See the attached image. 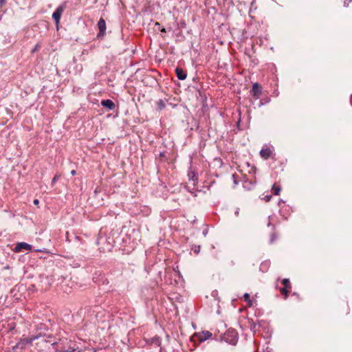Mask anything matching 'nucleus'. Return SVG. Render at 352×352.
<instances>
[{
  "label": "nucleus",
  "mask_w": 352,
  "mask_h": 352,
  "mask_svg": "<svg viewBox=\"0 0 352 352\" xmlns=\"http://www.w3.org/2000/svg\"><path fill=\"white\" fill-rule=\"evenodd\" d=\"M38 338H36L38 341L36 343V345L39 348L41 351L48 350L52 352V351H55L57 352H68V350L64 349L60 347V343L57 342L53 340V338L50 336H37Z\"/></svg>",
  "instance_id": "1"
},
{
  "label": "nucleus",
  "mask_w": 352,
  "mask_h": 352,
  "mask_svg": "<svg viewBox=\"0 0 352 352\" xmlns=\"http://www.w3.org/2000/svg\"><path fill=\"white\" fill-rule=\"evenodd\" d=\"M215 339L235 345L238 340L237 333L235 330L230 329L224 334L219 336V337L216 336Z\"/></svg>",
  "instance_id": "2"
},
{
  "label": "nucleus",
  "mask_w": 352,
  "mask_h": 352,
  "mask_svg": "<svg viewBox=\"0 0 352 352\" xmlns=\"http://www.w3.org/2000/svg\"><path fill=\"white\" fill-rule=\"evenodd\" d=\"M251 92H252V94L253 97L256 100H257V99H258L260 98V96L261 95L262 88L258 85V83L255 82L252 85V88Z\"/></svg>",
  "instance_id": "3"
},
{
  "label": "nucleus",
  "mask_w": 352,
  "mask_h": 352,
  "mask_svg": "<svg viewBox=\"0 0 352 352\" xmlns=\"http://www.w3.org/2000/svg\"><path fill=\"white\" fill-rule=\"evenodd\" d=\"M32 248V245L25 243V242H20L18 243L16 246L14 247V252H20L23 250H30Z\"/></svg>",
  "instance_id": "4"
},
{
  "label": "nucleus",
  "mask_w": 352,
  "mask_h": 352,
  "mask_svg": "<svg viewBox=\"0 0 352 352\" xmlns=\"http://www.w3.org/2000/svg\"><path fill=\"white\" fill-rule=\"evenodd\" d=\"M36 338H38L37 336H33L30 338L21 339L19 342V345H21V349H24L27 344H31Z\"/></svg>",
  "instance_id": "5"
},
{
  "label": "nucleus",
  "mask_w": 352,
  "mask_h": 352,
  "mask_svg": "<svg viewBox=\"0 0 352 352\" xmlns=\"http://www.w3.org/2000/svg\"><path fill=\"white\" fill-rule=\"evenodd\" d=\"M98 28L99 29V34L98 36H104L106 31V22L102 18H100L98 21Z\"/></svg>",
  "instance_id": "6"
},
{
  "label": "nucleus",
  "mask_w": 352,
  "mask_h": 352,
  "mask_svg": "<svg viewBox=\"0 0 352 352\" xmlns=\"http://www.w3.org/2000/svg\"><path fill=\"white\" fill-rule=\"evenodd\" d=\"M63 10L64 9L62 6H59L54 12V13L52 14V18L56 21V23H59L62 13L63 12Z\"/></svg>",
  "instance_id": "7"
},
{
  "label": "nucleus",
  "mask_w": 352,
  "mask_h": 352,
  "mask_svg": "<svg viewBox=\"0 0 352 352\" xmlns=\"http://www.w3.org/2000/svg\"><path fill=\"white\" fill-rule=\"evenodd\" d=\"M101 104L102 107L107 108L109 110H113L116 107L114 102L109 99L102 100L101 101Z\"/></svg>",
  "instance_id": "8"
},
{
  "label": "nucleus",
  "mask_w": 352,
  "mask_h": 352,
  "mask_svg": "<svg viewBox=\"0 0 352 352\" xmlns=\"http://www.w3.org/2000/svg\"><path fill=\"white\" fill-rule=\"evenodd\" d=\"M188 176L189 179L192 181L193 184L195 185V182L198 180L197 173L194 170L190 168L188 170Z\"/></svg>",
  "instance_id": "9"
},
{
  "label": "nucleus",
  "mask_w": 352,
  "mask_h": 352,
  "mask_svg": "<svg viewBox=\"0 0 352 352\" xmlns=\"http://www.w3.org/2000/svg\"><path fill=\"white\" fill-rule=\"evenodd\" d=\"M212 336V333L208 331H202L201 334L199 336V339L200 342H204L209 339Z\"/></svg>",
  "instance_id": "10"
},
{
  "label": "nucleus",
  "mask_w": 352,
  "mask_h": 352,
  "mask_svg": "<svg viewBox=\"0 0 352 352\" xmlns=\"http://www.w3.org/2000/svg\"><path fill=\"white\" fill-rule=\"evenodd\" d=\"M271 150L268 148H263L260 151L261 156L265 160L268 159L271 155Z\"/></svg>",
  "instance_id": "11"
},
{
  "label": "nucleus",
  "mask_w": 352,
  "mask_h": 352,
  "mask_svg": "<svg viewBox=\"0 0 352 352\" xmlns=\"http://www.w3.org/2000/svg\"><path fill=\"white\" fill-rule=\"evenodd\" d=\"M175 72L178 79L183 80L186 78V74L181 68L177 67Z\"/></svg>",
  "instance_id": "12"
},
{
  "label": "nucleus",
  "mask_w": 352,
  "mask_h": 352,
  "mask_svg": "<svg viewBox=\"0 0 352 352\" xmlns=\"http://www.w3.org/2000/svg\"><path fill=\"white\" fill-rule=\"evenodd\" d=\"M166 107V102L163 100H159L157 102V110H162Z\"/></svg>",
  "instance_id": "13"
},
{
  "label": "nucleus",
  "mask_w": 352,
  "mask_h": 352,
  "mask_svg": "<svg viewBox=\"0 0 352 352\" xmlns=\"http://www.w3.org/2000/svg\"><path fill=\"white\" fill-rule=\"evenodd\" d=\"M272 190L274 192V194L275 195H279L280 190H281V188L280 186H277L275 184L272 186Z\"/></svg>",
  "instance_id": "14"
},
{
  "label": "nucleus",
  "mask_w": 352,
  "mask_h": 352,
  "mask_svg": "<svg viewBox=\"0 0 352 352\" xmlns=\"http://www.w3.org/2000/svg\"><path fill=\"white\" fill-rule=\"evenodd\" d=\"M243 298H244V300L248 302V305L250 307L252 306V301L250 299V294L248 293H245L244 295H243Z\"/></svg>",
  "instance_id": "15"
},
{
  "label": "nucleus",
  "mask_w": 352,
  "mask_h": 352,
  "mask_svg": "<svg viewBox=\"0 0 352 352\" xmlns=\"http://www.w3.org/2000/svg\"><path fill=\"white\" fill-rule=\"evenodd\" d=\"M282 283H283V285H285V287H291L290 283H289V279H288V278H284L282 280Z\"/></svg>",
  "instance_id": "16"
},
{
  "label": "nucleus",
  "mask_w": 352,
  "mask_h": 352,
  "mask_svg": "<svg viewBox=\"0 0 352 352\" xmlns=\"http://www.w3.org/2000/svg\"><path fill=\"white\" fill-rule=\"evenodd\" d=\"M280 292L285 295V298H287L288 296V290L287 289V287L282 288L280 289Z\"/></svg>",
  "instance_id": "17"
},
{
  "label": "nucleus",
  "mask_w": 352,
  "mask_h": 352,
  "mask_svg": "<svg viewBox=\"0 0 352 352\" xmlns=\"http://www.w3.org/2000/svg\"><path fill=\"white\" fill-rule=\"evenodd\" d=\"M277 238V235L275 232L272 233L270 236V243H273Z\"/></svg>",
  "instance_id": "18"
},
{
  "label": "nucleus",
  "mask_w": 352,
  "mask_h": 352,
  "mask_svg": "<svg viewBox=\"0 0 352 352\" xmlns=\"http://www.w3.org/2000/svg\"><path fill=\"white\" fill-rule=\"evenodd\" d=\"M40 48V44L37 43L35 47L32 49V52L34 53L36 52L38 49Z\"/></svg>",
  "instance_id": "19"
},
{
  "label": "nucleus",
  "mask_w": 352,
  "mask_h": 352,
  "mask_svg": "<svg viewBox=\"0 0 352 352\" xmlns=\"http://www.w3.org/2000/svg\"><path fill=\"white\" fill-rule=\"evenodd\" d=\"M59 175H55L54 177L53 178L52 181V184H55L56 182V181L59 179Z\"/></svg>",
  "instance_id": "20"
},
{
  "label": "nucleus",
  "mask_w": 352,
  "mask_h": 352,
  "mask_svg": "<svg viewBox=\"0 0 352 352\" xmlns=\"http://www.w3.org/2000/svg\"><path fill=\"white\" fill-rule=\"evenodd\" d=\"M21 349V345H19V342L12 347V350L15 351L16 349Z\"/></svg>",
  "instance_id": "21"
},
{
  "label": "nucleus",
  "mask_w": 352,
  "mask_h": 352,
  "mask_svg": "<svg viewBox=\"0 0 352 352\" xmlns=\"http://www.w3.org/2000/svg\"><path fill=\"white\" fill-rule=\"evenodd\" d=\"M271 198L272 195H266L264 199L266 201H269L271 199Z\"/></svg>",
  "instance_id": "22"
},
{
  "label": "nucleus",
  "mask_w": 352,
  "mask_h": 352,
  "mask_svg": "<svg viewBox=\"0 0 352 352\" xmlns=\"http://www.w3.org/2000/svg\"><path fill=\"white\" fill-rule=\"evenodd\" d=\"M38 203H39V201L38 199H34V205H37V204H38Z\"/></svg>",
  "instance_id": "23"
},
{
  "label": "nucleus",
  "mask_w": 352,
  "mask_h": 352,
  "mask_svg": "<svg viewBox=\"0 0 352 352\" xmlns=\"http://www.w3.org/2000/svg\"><path fill=\"white\" fill-rule=\"evenodd\" d=\"M160 31H161L162 32H164V33L166 32V29H165L164 28H162V29L160 30Z\"/></svg>",
  "instance_id": "24"
},
{
  "label": "nucleus",
  "mask_w": 352,
  "mask_h": 352,
  "mask_svg": "<svg viewBox=\"0 0 352 352\" xmlns=\"http://www.w3.org/2000/svg\"><path fill=\"white\" fill-rule=\"evenodd\" d=\"M72 175H74L76 174V170H73L71 172Z\"/></svg>",
  "instance_id": "25"
},
{
  "label": "nucleus",
  "mask_w": 352,
  "mask_h": 352,
  "mask_svg": "<svg viewBox=\"0 0 352 352\" xmlns=\"http://www.w3.org/2000/svg\"><path fill=\"white\" fill-rule=\"evenodd\" d=\"M235 214L237 216L239 214V208L235 211Z\"/></svg>",
  "instance_id": "26"
},
{
  "label": "nucleus",
  "mask_w": 352,
  "mask_h": 352,
  "mask_svg": "<svg viewBox=\"0 0 352 352\" xmlns=\"http://www.w3.org/2000/svg\"><path fill=\"white\" fill-rule=\"evenodd\" d=\"M207 232H207V230H204V231L203 232V234H204V236H206V235L207 234Z\"/></svg>",
  "instance_id": "27"
},
{
  "label": "nucleus",
  "mask_w": 352,
  "mask_h": 352,
  "mask_svg": "<svg viewBox=\"0 0 352 352\" xmlns=\"http://www.w3.org/2000/svg\"><path fill=\"white\" fill-rule=\"evenodd\" d=\"M160 24L158 22H156L155 23V26H160Z\"/></svg>",
  "instance_id": "28"
},
{
  "label": "nucleus",
  "mask_w": 352,
  "mask_h": 352,
  "mask_svg": "<svg viewBox=\"0 0 352 352\" xmlns=\"http://www.w3.org/2000/svg\"><path fill=\"white\" fill-rule=\"evenodd\" d=\"M5 1V0H0V4L3 3Z\"/></svg>",
  "instance_id": "29"
},
{
  "label": "nucleus",
  "mask_w": 352,
  "mask_h": 352,
  "mask_svg": "<svg viewBox=\"0 0 352 352\" xmlns=\"http://www.w3.org/2000/svg\"><path fill=\"white\" fill-rule=\"evenodd\" d=\"M344 6H346V1H344Z\"/></svg>",
  "instance_id": "30"
},
{
  "label": "nucleus",
  "mask_w": 352,
  "mask_h": 352,
  "mask_svg": "<svg viewBox=\"0 0 352 352\" xmlns=\"http://www.w3.org/2000/svg\"><path fill=\"white\" fill-rule=\"evenodd\" d=\"M271 226V223H270V222H269V223H267V226Z\"/></svg>",
  "instance_id": "31"
},
{
  "label": "nucleus",
  "mask_w": 352,
  "mask_h": 352,
  "mask_svg": "<svg viewBox=\"0 0 352 352\" xmlns=\"http://www.w3.org/2000/svg\"><path fill=\"white\" fill-rule=\"evenodd\" d=\"M195 252H199L198 249L195 250Z\"/></svg>",
  "instance_id": "32"
},
{
  "label": "nucleus",
  "mask_w": 352,
  "mask_h": 352,
  "mask_svg": "<svg viewBox=\"0 0 352 352\" xmlns=\"http://www.w3.org/2000/svg\"><path fill=\"white\" fill-rule=\"evenodd\" d=\"M195 252H199L198 249L195 250Z\"/></svg>",
  "instance_id": "33"
}]
</instances>
